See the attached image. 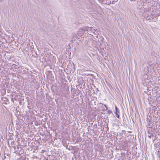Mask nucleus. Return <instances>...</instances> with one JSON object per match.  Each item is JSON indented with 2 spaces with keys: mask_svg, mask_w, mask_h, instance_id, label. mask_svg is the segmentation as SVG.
Here are the masks:
<instances>
[{
  "mask_svg": "<svg viewBox=\"0 0 160 160\" xmlns=\"http://www.w3.org/2000/svg\"><path fill=\"white\" fill-rule=\"evenodd\" d=\"M86 32L88 34L93 35V34L96 35L95 37L97 38H98V35L95 33L96 32L95 30L93 28L91 27H86Z\"/></svg>",
  "mask_w": 160,
  "mask_h": 160,
  "instance_id": "obj_1",
  "label": "nucleus"
},
{
  "mask_svg": "<svg viewBox=\"0 0 160 160\" xmlns=\"http://www.w3.org/2000/svg\"><path fill=\"white\" fill-rule=\"evenodd\" d=\"M86 28H80L78 32V34L79 36H82V35L85 33L86 32Z\"/></svg>",
  "mask_w": 160,
  "mask_h": 160,
  "instance_id": "obj_2",
  "label": "nucleus"
},
{
  "mask_svg": "<svg viewBox=\"0 0 160 160\" xmlns=\"http://www.w3.org/2000/svg\"><path fill=\"white\" fill-rule=\"evenodd\" d=\"M115 109L116 112H115V113L116 114V116L117 118H119V116L118 114L120 113L119 110L116 106H115Z\"/></svg>",
  "mask_w": 160,
  "mask_h": 160,
  "instance_id": "obj_3",
  "label": "nucleus"
},
{
  "mask_svg": "<svg viewBox=\"0 0 160 160\" xmlns=\"http://www.w3.org/2000/svg\"><path fill=\"white\" fill-rule=\"evenodd\" d=\"M150 67V65H149L148 66H147L146 67H145L144 69V71L145 72V73L146 74L147 73H148L149 71V67Z\"/></svg>",
  "mask_w": 160,
  "mask_h": 160,
  "instance_id": "obj_4",
  "label": "nucleus"
},
{
  "mask_svg": "<svg viewBox=\"0 0 160 160\" xmlns=\"http://www.w3.org/2000/svg\"><path fill=\"white\" fill-rule=\"evenodd\" d=\"M107 112L109 114H110L111 113H112V112L111 111L109 110H108Z\"/></svg>",
  "mask_w": 160,
  "mask_h": 160,
  "instance_id": "obj_5",
  "label": "nucleus"
},
{
  "mask_svg": "<svg viewBox=\"0 0 160 160\" xmlns=\"http://www.w3.org/2000/svg\"><path fill=\"white\" fill-rule=\"evenodd\" d=\"M104 105L105 107L106 108V109H107L108 108H107V107L106 105Z\"/></svg>",
  "mask_w": 160,
  "mask_h": 160,
  "instance_id": "obj_6",
  "label": "nucleus"
}]
</instances>
